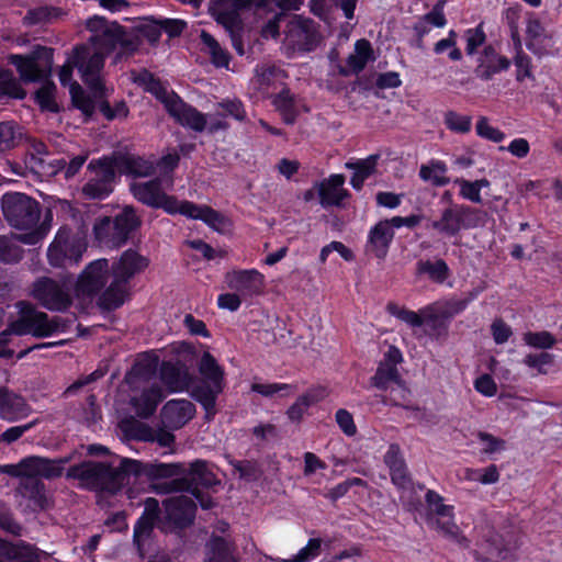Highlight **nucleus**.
I'll list each match as a JSON object with an SVG mask.
<instances>
[{
  "mask_svg": "<svg viewBox=\"0 0 562 562\" xmlns=\"http://www.w3.org/2000/svg\"><path fill=\"white\" fill-rule=\"evenodd\" d=\"M86 25L92 36L88 44L77 47L76 64L93 98L101 99L104 94L101 70L105 56L111 50L116 52L113 61L119 63L137 49L138 37L134 32L117 23H109L101 16L88 19Z\"/></svg>",
  "mask_w": 562,
  "mask_h": 562,
  "instance_id": "1",
  "label": "nucleus"
},
{
  "mask_svg": "<svg viewBox=\"0 0 562 562\" xmlns=\"http://www.w3.org/2000/svg\"><path fill=\"white\" fill-rule=\"evenodd\" d=\"M130 187L134 198L148 206L162 209L171 215L181 214L188 218L201 220L218 233H226L231 228L228 218L210 206L169 195L167 192L173 187L172 176H160L149 181L135 180Z\"/></svg>",
  "mask_w": 562,
  "mask_h": 562,
  "instance_id": "2",
  "label": "nucleus"
},
{
  "mask_svg": "<svg viewBox=\"0 0 562 562\" xmlns=\"http://www.w3.org/2000/svg\"><path fill=\"white\" fill-rule=\"evenodd\" d=\"M135 83L143 87L159 100L167 112L182 126L189 127L195 132H202L205 128L216 131L224 127L223 122L214 115H204L194 108L186 104L175 92L169 91L167 87L157 81L147 70H142L132 75Z\"/></svg>",
  "mask_w": 562,
  "mask_h": 562,
  "instance_id": "3",
  "label": "nucleus"
},
{
  "mask_svg": "<svg viewBox=\"0 0 562 562\" xmlns=\"http://www.w3.org/2000/svg\"><path fill=\"white\" fill-rule=\"evenodd\" d=\"M1 207L11 226L23 231L12 235L18 243L35 245L47 235L50 228L47 218L37 225L40 206L27 195L19 192L7 193L1 199Z\"/></svg>",
  "mask_w": 562,
  "mask_h": 562,
  "instance_id": "4",
  "label": "nucleus"
},
{
  "mask_svg": "<svg viewBox=\"0 0 562 562\" xmlns=\"http://www.w3.org/2000/svg\"><path fill=\"white\" fill-rule=\"evenodd\" d=\"M139 471V462L121 459L119 468L110 463L88 461L71 467L67 474L89 488L114 493L125 484L128 474H137Z\"/></svg>",
  "mask_w": 562,
  "mask_h": 562,
  "instance_id": "5",
  "label": "nucleus"
},
{
  "mask_svg": "<svg viewBox=\"0 0 562 562\" xmlns=\"http://www.w3.org/2000/svg\"><path fill=\"white\" fill-rule=\"evenodd\" d=\"M156 360L148 356L139 360L125 378L131 389L130 403L139 417L147 418L156 411L157 405L165 397V393L158 386L153 371L156 368Z\"/></svg>",
  "mask_w": 562,
  "mask_h": 562,
  "instance_id": "6",
  "label": "nucleus"
},
{
  "mask_svg": "<svg viewBox=\"0 0 562 562\" xmlns=\"http://www.w3.org/2000/svg\"><path fill=\"white\" fill-rule=\"evenodd\" d=\"M148 259L134 249L125 250L112 265V281L102 294L106 308L121 306L128 293V281L148 267Z\"/></svg>",
  "mask_w": 562,
  "mask_h": 562,
  "instance_id": "7",
  "label": "nucleus"
},
{
  "mask_svg": "<svg viewBox=\"0 0 562 562\" xmlns=\"http://www.w3.org/2000/svg\"><path fill=\"white\" fill-rule=\"evenodd\" d=\"M199 372L202 381L192 387L191 395L203 406L206 417L210 418L215 414L216 398L224 389V369L210 352H204L199 363Z\"/></svg>",
  "mask_w": 562,
  "mask_h": 562,
  "instance_id": "8",
  "label": "nucleus"
},
{
  "mask_svg": "<svg viewBox=\"0 0 562 562\" xmlns=\"http://www.w3.org/2000/svg\"><path fill=\"white\" fill-rule=\"evenodd\" d=\"M21 310V317L10 325L9 330L12 334L23 336L32 335L37 338L49 337L63 330V323L59 317L49 318L47 314L29 308L25 303L19 304Z\"/></svg>",
  "mask_w": 562,
  "mask_h": 562,
  "instance_id": "9",
  "label": "nucleus"
},
{
  "mask_svg": "<svg viewBox=\"0 0 562 562\" xmlns=\"http://www.w3.org/2000/svg\"><path fill=\"white\" fill-rule=\"evenodd\" d=\"M116 164L110 158L91 160L87 168L88 180L82 194L88 199H105L114 188Z\"/></svg>",
  "mask_w": 562,
  "mask_h": 562,
  "instance_id": "10",
  "label": "nucleus"
},
{
  "mask_svg": "<svg viewBox=\"0 0 562 562\" xmlns=\"http://www.w3.org/2000/svg\"><path fill=\"white\" fill-rule=\"evenodd\" d=\"M85 250V239L71 235L69 229L63 227L50 244L47 257L49 263L54 267H69L79 262Z\"/></svg>",
  "mask_w": 562,
  "mask_h": 562,
  "instance_id": "11",
  "label": "nucleus"
},
{
  "mask_svg": "<svg viewBox=\"0 0 562 562\" xmlns=\"http://www.w3.org/2000/svg\"><path fill=\"white\" fill-rule=\"evenodd\" d=\"M319 42V36L313 21L294 15L286 24L283 48L289 54L313 50Z\"/></svg>",
  "mask_w": 562,
  "mask_h": 562,
  "instance_id": "12",
  "label": "nucleus"
},
{
  "mask_svg": "<svg viewBox=\"0 0 562 562\" xmlns=\"http://www.w3.org/2000/svg\"><path fill=\"white\" fill-rule=\"evenodd\" d=\"M247 4L248 0H217L211 7L212 15L229 33L233 45L239 55L244 54V47L238 33Z\"/></svg>",
  "mask_w": 562,
  "mask_h": 562,
  "instance_id": "13",
  "label": "nucleus"
},
{
  "mask_svg": "<svg viewBox=\"0 0 562 562\" xmlns=\"http://www.w3.org/2000/svg\"><path fill=\"white\" fill-rule=\"evenodd\" d=\"M194 499L198 501L204 509H209L213 506V502L210 497H205L195 492H192L191 495L181 494L171 496L164 502L168 519L177 527L189 525L195 515Z\"/></svg>",
  "mask_w": 562,
  "mask_h": 562,
  "instance_id": "14",
  "label": "nucleus"
},
{
  "mask_svg": "<svg viewBox=\"0 0 562 562\" xmlns=\"http://www.w3.org/2000/svg\"><path fill=\"white\" fill-rule=\"evenodd\" d=\"M467 305L468 301L465 300L450 297L424 306V314L429 319V335L434 338L446 335L449 321L460 314Z\"/></svg>",
  "mask_w": 562,
  "mask_h": 562,
  "instance_id": "15",
  "label": "nucleus"
},
{
  "mask_svg": "<svg viewBox=\"0 0 562 562\" xmlns=\"http://www.w3.org/2000/svg\"><path fill=\"white\" fill-rule=\"evenodd\" d=\"M32 296L45 308L61 312L71 304L69 285L48 278L37 280L32 288Z\"/></svg>",
  "mask_w": 562,
  "mask_h": 562,
  "instance_id": "16",
  "label": "nucleus"
},
{
  "mask_svg": "<svg viewBox=\"0 0 562 562\" xmlns=\"http://www.w3.org/2000/svg\"><path fill=\"white\" fill-rule=\"evenodd\" d=\"M426 502L429 510V522L445 537L458 538L459 527L454 521L453 506L443 503V498L434 491H428Z\"/></svg>",
  "mask_w": 562,
  "mask_h": 562,
  "instance_id": "17",
  "label": "nucleus"
},
{
  "mask_svg": "<svg viewBox=\"0 0 562 562\" xmlns=\"http://www.w3.org/2000/svg\"><path fill=\"white\" fill-rule=\"evenodd\" d=\"M226 286L244 300L260 294L265 288V276L256 269L232 270L225 274Z\"/></svg>",
  "mask_w": 562,
  "mask_h": 562,
  "instance_id": "18",
  "label": "nucleus"
},
{
  "mask_svg": "<svg viewBox=\"0 0 562 562\" xmlns=\"http://www.w3.org/2000/svg\"><path fill=\"white\" fill-rule=\"evenodd\" d=\"M10 61L16 67L22 80L35 81L49 68L52 52L46 47H38L32 56L12 55Z\"/></svg>",
  "mask_w": 562,
  "mask_h": 562,
  "instance_id": "19",
  "label": "nucleus"
},
{
  "mask_svg": "<svg viewBox=\"0 0 562 562\" xmlns=\"http://www.w3.org/2000/svg\"><path fill=\"white\" fill-rule=\"evenodd\" d=\"M108 278V260L98 259L92 261L78 278L76 285L77 295L91 296L105 285Z\"/></svg>",
  "mask_w": 562,
  "mask_h": 562,
  "instance_id": "20",
  "label": "nucleus"
},
{
  "mask_svg": "<svg viewBox=\"0 0 562 562\" xmlns=\"http://www.w3.org/2000/svg\"><path fill=\"white\" fill-rule=\"evenodd\" d=\"M77 48L71 58L59 70V80L63 86L69 87V93L71 95L72 104L79 109L85 115H90L94 109V100L85 94L82 88L75 81H71V75L74 67H78L76 64Z\"/></svg>",
  "mask_w": 562,
  "mask_h": 562,
  "instance_id": "21",
  "label": "nucleus"
},
{
  "mask_svg": "<svg viewBox=\"0 0 562 562\" xmlns=\"http://www.w3.org/2000/svg\"><path fill=\"white\" fill-rule=\"evenodd\" d=\"M526 35L527 47L538 55L550 53L555 43L553 33L536 16L527 20Z\"/></svg>",
  "mask_w": 562,
  "mask_h": 562,
  "instance_id": "22",
  "label": "nucleus"
},
{
  "mask_svg": "<svg viewBox=\"0 0 562 562\" xmlns=\"http://www.w3.org/2000/svg\"><path fill=\"white\" fill-rule=\"evenodd\" d=\"M195 415V406L186 398L168 401L161 409V420L165 426L178 429L190 422Z\"/></svg>",
  "mask_w": 562,
  "mask_h": 562,
  "instance_id": "23",
  "label": "nucleus"
},
{
  "mask_svg": "<svg viewBox=\"0 0 562 562\" xmlns=\"http://www.w3.org/2000/svg\"><path fill=\"white\" fill-rule=\"evenodd\" d=\"M394 238V228L389 220H383L370 228L367 237V251L376 258L386 257L390 245Z\"/></svg>",
  "mask_w": 562,
  "mask_h": 562,
  "instance_id": "24",
  "label": "nucleus"
},
{
  "mask_svg": "<svg viewBox=\"0 0 562 562\" xmlns=\"http://www.w3.org/2000/svg\"><path fill=\"white\" fill-rule=\"evenodd\" d=\"M160 380L169 392L192 390V376L188 368L180 361H177L176 363L164 362L160 368Z\"/></svg>",
  "mask_w": 562,
  "mask_h": 562,
  "instance_id": "25",
  "label": "nucleus"
},
{
  "mask_svg": "<svg viewBox=\"0 0 562 562\" xmlns=\"http://www.w3.org/2000/svg\"><path fill=\"white\" fill-rule=\"evenodd\" d=\"M470 213V210L465 206L447 209L439 220L432 222L431 227L446 236H454L462 228L471 226V224L465 223V216Z\"/></svg>",
  "mask_w": 562,
  "mask_h": 562,
  "instance_id": "26",
  "label": "nucleus"
},
{
  "mask_svg": "<svg viewBox=\"0 0 562 562\" xmlns=\"http://www.w3.org/2000/svg\"><path fill=\"white\" fill-rule=\"evenodd\" d=\"M344 183L345 177L336 173L315 184L319 202L324 207L339 205L345 200L347 192Z\"/></svg>",
  "mask_w": 562,
  "mask_h": 562,
  "instance_id": "27",
  "label": "nucleus"
},
{
  "mask_svg": "<svg viewBox=\"0 0 562 562\" xmlns=\"http://www.w3.org/2000/svg\"><path fill=\"white\" fill-rule=\"evenodd\" d=\"M21 476H43L53 477L61 473L60 461L48 460L38 457H30L19 462Z\"/></svg>",
  "mask_w": 562,
  "mask_h": 562,
  "instance_id": "28",
  "label": "nucleus"
},
{
  "mask_svg": "<svg viewBox=\"0 0 562 562\" xmlns=\"http://www.w3.org/2000/svg\"><path fill=\"white\" fill-rule=\"evenodd\" d=\"M30 407L25 401L7 389H0V416L9 422L24 418L29 415Z\"/></svg>",
  "mask_w": 562,
  "mask_h": 562,
  "instance_id": "29",
  "label": "nucleus"
},
{
  "mask_svg": "<svg viewBox=\"0 0 562 562\" xmlns=\"http://www.w3.org/2000/svg\"><path fill=\"white\" fill-rule=\"evenodd\" d=\"M139 225L140 220L136 215L135 210L131 206H125L112 222L114 229V237H112V240H114L116 245L124 244L128 239L130 234Z\"/></svg>",
  "mask_w": 562,
  "mask_h": 562,
  "instance_id": "30",
  "label": "nucleus"
},
{
  "mask_svg": "<svg viewBox=\"0 0 562 562\" xmlns=\"http://www.w3.org/2000/svg\"><path fill=\"white\" fill-rule=\"evenodd\" d=\"M158 502L155 498H147L145 502V512L137 520L134 528V542L140 549L142 543L148 538L157 517Z\"/></svg>",
  "mask_w": 562,
  "mask_h": 562,
  "instance_id": "31",
  "label": "nucleus"
},
{
  "mask_svg": "<svg viewBox=\"0 0 562 562\" xmlns=\"http://www.w3.org/2000/svg\"><path fill=\"white\" fill-rule=\"evenodd\" d=\"M0 562H38V560L30 544H11L0 540Z\"/></svg>",
  "mask_w": 562,
  "mask_h": 562,
  "instance_id": "32",
  "label": "nucleus"
},
{
  "mask_svg": "<svg viewBox=\"0 0 562 562\" xmlns=\"http://www.w3.org/2000/svg\"><path fill=\"white\" fill-rule=\"evenodd\" d=\"M384 461L390 469L392 482L401 488L408 483L406 468L397 445H391L385 453Z\"/></svg>",
  "mask_w": 562,
  "mask_h": 562,
  "instance_id": "33",
  "label": "nucleus"
},
{
  "mask_svg": "<svg viewBox=\"0 0 562 562\" xmlns=\"http://www.w3.org/2000/svg\"><path fill=\"white\" fill-rule=\"evenodd\" d=\"M373 59V50L370 42L367 40H359L355 44V50L347 58V70H341L342 74L360 72L368 61Z\"/></svg>",
  "mask_w": 562,
  "mask_h": 562,
  "instance_id": "34",
  "label": "nucleus"
},
{
  "mask_svg": "<svg viewBox=\"0 0 562 562\" xmlns=\"http://www.w3.org/2000/svg\"><path fill=\"white\" fill-rule=\"evenodd\" d=\"M204 562H238V559L228 541L213 537L206 547Z\"/></svg>",
  "mask_w": 562,
  "mask_h": 562,
  "instance_id": "35",
  "label": "nucleus"
},
{
  "mask_svg": "<svg viewBox=\"0 0 562 562\" xmlns=\"http://www.w3.org/2000/svg\"><path fill=\"white\" fill-rule=\"evenodd\" d=\"M447 0H438L432 10L426 13L414 26V30L419 36L426 35L429 26L443 27L447 24V19L443 13Z\"/></svg>",
  "mask_w": 562,
  "mask_h": 562,
  "instance_id": "36",
  "label": "nucleus"
},
{
  "mask_svg": "<svg viewBox=\"0 0 562 562\" xmlns=\"http://www.w3.org/2000/svg\"><path fill=\"white\" fill-rule=\"evenodd\" d=\"M447 165L438 159H432L429 162L422 165L419 169V177L423 181L429 182L436 187H443L449 183L447 177Z\"/></svg>",
  "mask_w": 562,
  "mask_h": 562,
  "instance_id": "37",
  "label": "nucleus"
},
{
  "mask_svg": "<svg viewBox=\"0 0 562 562\" xmlns=\"http://www.w3.org/2000/svg\"><path fill=\"white\" fill-rule=\"evenodd\" d=\"M454 184L458 186L459 195L462 199L477 204L482 202V190L491 187V182L486 178L476 180L457 178Z\"/></svg>",
  "mask_w": 562,
  "mask_h": 562,
  "instance_id": "38",
  "label": "nucleus"
},
{
  "mask_svg": "<svg viewBox=\"0 0 562 562\" xmlns=\"http://www.w3.org/2000/svg\"><path fill=\"white\" fill-rule=\"evenodd\" d=\"M509 61L507 58L495 54L492 49H485L484 56L480 59L476 72L483 79H488L494 74L507 69Z\"/></svg>",
  "mask_w": 562,
  "mask_h": 562,
  "instance_id": "39",
  "label": "nucleus"
},
{
  "mask_svg": "<svg viewBox=\"0 0 562 562\" xmlns=\"http://www.w3.org/2000/svg\"><path fill=\"white\" fill-rule=\"evenodd\" d=\"M389 312L391 315L409 326L416 335L424 324L429 325V319L424 314V307L418 312H415L397 305H390Z\"/></svg>",
  "mask_w": 562,
  "mask_h": 562,
  "instance_id": "40",
  "label": "nucleus"
},
{
  "mask_svg": "<svg viewBox=\"0 0 562 562\" xmlns=\"http://www.w3.org/2000/svg\"><path fill=\"white\" fill-rule=\"evenodd\" d=\"M378 161V156L372 155L366 159L358 160L356 162H348L347 168H351L355 170L353 176L350 180L351 186L360 190L363 186V182L367 178H369L375 170Z\"/></svg>",
  "mask_w": 562,
  "mask_h": 562,
  "instance_id": "41",
  "label": "nucleus"
},
{
  "mask_svg": "<svg viewBox=\"0 0 562 562\" xmlns=\"http://www.w3.org/2000/svg\"><path fill=\"white\" fill-rule=\"evenodd\" d=\"M200 37L203 49L211 56L212 63L216 67H228L229 56L227 52L221 47L218 42L205 31H202Z\"/></svg>",
  "mask_w": 562,
  "mask_h": 562,
  "instance_id": "42",
  "label": "nucleus"
},
{
  "mask_svg": "<svg viewBox=\"0 0 562 562\" xmlns=\"http://www.w3.org/2000/svg\"><path fill=\"white\" fill-rule=\"evenodd\" d=\"M417 272L427 274L430 280L438 283L445 282L449 277V268L441 259L419 261Z\"/></svg>",
  "mask_w": 562,
  "mask_h": 562,
  "instance_id": "43",
  "label": "nucleus"
},
{
  "mask_svg": "<svg viewBox=\"0 0 562 562\" xmlns=\"http://www.w3.org/2000/svg\"><path fill=\"white\" fill-rule=\"evenodd\" d=\"M121 166L124 172L134 177H147L155 170L154 164L142 157H125L122 159Z\"/></svg>",
  "mask_w": 562,
  "mask_h": 562,
  "instance_id": "44",
  "label": "nucleus"
},
{
  "mask_svg": "<svg viewBox=\"0 0 562 562\" xmlns=\"http://www.w3.org/2000/svg\"><path fill=\"white\" fill-rule=\"evenodd\" d=\"M387 361L392 363V367L383 368L380 367L378 369L376 375H375V384L378 386L382 385L383 379H393L396 374L395 364L400 363L403 359L402 352L398 348L391 346L385 355Z\"/></svg>",
  "mask_w": 562,
  "mask_h": 562,
  "instance_id": "45",
  "label": "nucleus"
},
{
  "mask_svg": "<svg viewBox=\"0 0 562 562\" xmlns=\"http://www.w3.org/2000/svg\"><path fill=\"white\" fill-rule=\"evenodd\" d=\"M477 442L481 452L484 454L491 456L506 450V441L488 432H479Z\"/></svg>",
  "mask_w": 562,
  "mask_h": 562,
  "instance_id": "46",
  "label": "nucleus"
},
{
  "mask_svg": "<svg viewBox=\"0 0 562 562\" xmlns=\"http://www.w3.org/2000/svg\"><path fill=\"white\" fill-rule=\"evenodd\" d=\"M88 158V154L78 155L74 157L68 165L64 160H53L49 162L52 167L50 175L57 173L59 170H65V177L71 178L77 175Z\"/></svg>",
  "mask_w": 562,
  "mask_h": 562,
  "instance_id": "47",
  "label": "nucleus"
},
{
  "mask_svg": "<svg viewBox=\"0 0 562 562\" xmlns=\"http://www.w3.org/2000/svg\"><path fill=\"white\" fill-rule=\"evenodd\" d=\"M189 480L203 486H211L215 482L213 473L203 461H195L191 464Z\"/></svg>",
  "mask_w": 562,
  "mask_h": 562,
  "instance_id": "48",
  "label": "nucleus"
},
{
  "mask_svg": "<svg viewBox=\"0 0 562 562\" xmlns=\"http://www.w3.org/2000/svg\"><path fill=\"white\" fill-rule=\"evenodd\" d=\"M94 235L101 245L112 248L120 246L116 245L114 240H112V237H114V229L112 226V221L108 216L102 217L94 224Z\"/></svg>",
  "mask_w": 562,
  "mask_h": 562,
  "instance_id": "49",
  "label": "nucleus"
},
{
  "mask_svg": "<svg viewBox=\"0 0 562 562\" xmlns=\"http://www.w3.org/2000/svg\"><path fill=\"white\" fill-rule=\"evenodd\" d=\"M522 340L526 345L539 348V349H550L552 348L557 339L555 337L549 333V331H528L524 334Z\"/></svg>",
  "mask_w": 562,
  "mask_h": 562,
  "instance_id": "50",
  "label": "nucleus"
},
{
  "mask_svg": "<svg viewBox=\"0 0 562 562\" xmlns=\"http://www.w3.org/2000/svg\"><path fill=\"white\" fill-rule=\"evenodd\" d=\"M434 52L438 55L448 52L450 59L456 61L460 60L462 58V54L457 47V33L451 30L446 38H442L435 44Z\"/></svg>",
  "mask_w": 562,
  "mask_h": 562,
  "instance_id": "51",
  "label": "nucleus"
},
{
  "mask_svg": "<svg viewBox=\"0 0 562 562\" xmlns=\"http://www.w3.org/2000/svg\"><path fill=\"white\" fill-rule=\"evenodd\" d=\"M56 87L52 82H44L36 91V101L43 110L55 112L58 110L55 101Z\"/></svg>",
  "mask_w": 562,
  "mask_h": 562,
  "instance_id": "52",
  "label": "nucleus"
},
{
  "mask_svg": "<svg viewBox=\"0 0 562 562\" xmlns=\"http://www.w3.org/2000/svg\"><path fill=\"white\" fill-rule=\"evenodd\" d=\"M476 134L484 139H487L493 143H501L505 139V133L499 128L493 126L488 119L485 116L479 117L476 122Z\"/></svg>",
  "mask_w": 562,
  "mask_h": 562,
  "instance_id": "53",
  "label": "nucleus"
},
{
  "mask_svg": "<svg viewBox=\"0 0 562 562\" xmlns=\"http://www.w3.org/2000/svg\"><path fill=\"white\" fill-rule=\"evenodd\" d=\"M0 94H5L15 99H22L25 95L13 75L7 70H0Z\"/></svg>",
  "mask_w": 562,
  "mask_h": 562,
  "instance_id": "54",
  "label": "nucleus"
},
{
  "mask_svg": "<svg viewBox=\"0 0 562 562\" xmlns=\"http://www.w3.org/2000/svg\"><path fill=\"white\" fill-rule=\"evenodd\" d=\"M554 356L551 353H530L524 358V363L536 369L540 374H547L549 368L553 364Z\"/></svg>",
  "mask_w": 562,
  "mask_h": 562,
  "instance_id": "55",
  "label": "nucleus"
},
{
  "mask_svg": "<svg viewBox=\"0 0 562 562\" xmlns=\"http://www.w3.org/2000/svg\"><path fill=\"white\" fill-rule=\"evenodd\" d=\"M321 540L310 539L307 544L303 547L295 555L290 559H283L280 562H310L319 555Z\"/></svg>",
  "mask_w": 562,
  "mask_h": 562,
  "instance_id": "56",
  "label": "nucleus"
},
{
  "mask_svg": "<svg viewBox=\"0 0 562 562\" xmlns=\"http://www.w3.org/2000/svg\"><path fill=\"white\" fill-rule=\"evenodd\" d=\"M445 123L450 131L468 133L472 126V117L457 112H449L445 116Z\"/></svg>",
  "mask_w": 562,
  "mask_h": 562,
  "instance_id": "57",
  "label": "nucleus"
},
{
  "mask_svg": "<svg viewBox=\"0 0 562 562\" xmlns=\"http://www.w3.org/2000/svg\"><path fill=\"white\" fill-rule=\"evenodd\" d=\"M18 241L12 237H0V259L2 261H15L21 257V249Z\"/></svg>",
  "mask_w": 562,
  "mask_h": 562,
  "instance_id": "58",
  "label": "nucleus"
},
{
  "mask_svg": "<svg viewBox=\"0 0 562 562\" xmlns=\"http://www.w3.org/2000/svg\"><path fill=\"white\" fill-rule=\"evenodd\" d=\"M19 137L20 133L12 123H0V150L14 146Z\"/></svg>",
  "mask_w": 562,
  "mask_h": 562,
  "instance_id": "59",
  "label": "nucleus"
},
{
  "mask_svg": "<svg viewBox=\"0 0 562 562\" xmlns=\"http://www.w3.org/2000/svg\"><path fill=\"white\" fill-rule=\"evenodd\" d=\"M276 106L282 112L285 122L292 123L294 120V108H293V98L289 91H282L274 99Z\"/></svg>",
  "mask_w": 562,
  "mask_h": 562,
  "instance_id": "60",
  "label": "nucleus"
},
{
  "mask_svg": "<svg viewBox=\"0 0 562 562\" xmlns=\"http://www.w3.org/2000/svg\"><path fill=\"white\" fill-rule=\"evenodd\" d=\"M499 150H506L512 156L524 159L530 153V145L526 138L518 137L514 138L507 146H501Z\"/></svg>",
  "mask_w": 562,
  "mask_h": 562,
  "instance_id": "61",
  "label": "nucleus"
},
{
  "mask_svg": "<svg viewBox=\"0 0 562 562\" xmlns=\"http://www.w3.org/2000/svg\"><path fill=\"white\" fill-rule=\"evenodd\" d=\"M336 423L338 424L340 430L346 436H355L357 434V426L353 422L352 415L344 408H340L336 412L335 415Z\"/></svg>",
  "mask_w": 562,
  "mask_h": 562,
  "instance_id": "62",
  "label": "nucleus"
},
{
  "mask_svg": "<svg viewBox=\"0 0 562 562\" xmlns=\"http://www.w3.org/2000/svg\"><path fill=\"white\" fill-rule=\"evenodd\" d=\"M243 301L245 300L235 291L222 293L217 297V306L222 310L235 312L240 307Z\"/></svg>",
  "mask_w": 562,
  "mask_h": 562,
  "instance_id": "63",
  "label": "nucleus"
},
{
  "mask_svg": "<svg viewBox=\"0 0 562 562\" xmlns=\"http://www.w3.org/2000/svg\"><path fill=\"white\" fill-rule=\"evenodd\" d=\"M474 389L482 395L492 397L497 392L494 379L488 374H482L474 381Z\"/></svg>",
  "mask_w": 562,
  "mask_h": 562,
  "instance_id": "64",
  "label": "nucleus"
}]
</instances>
